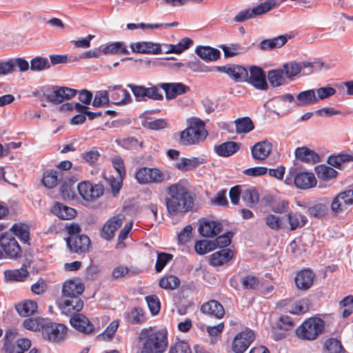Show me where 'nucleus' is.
Returning <instances> with one entry per match:
<instances>
[{
  "instance_id": "1",
  "label": "nucleus",
  "mask_w": 353,
  "mask_h": 353,
  "mask_svg": "<svg viewBox=\"0 0 353 353\" xmlns=\"http://www.w3.org/2000/svg\"><path fill=\"white\" fill-rule=\"evenodd\" d=\"M168 196L165 203L170 216H183L191 211L194 207V199L190 191L179 183H174L166 188Z\"/></svg>"
},
{
  "instance_id": "2",
  "label": "nucleus",
  "mask_w": 353,
  "mask_h": 353,
  "mask_svg": "<svg viewBox=\"0 0 353 353\" xmlns=\"http://www.w3.org/2000/svg\"><path fill=\"white\" fill-rule=\"evenodd\" d=\"M141 338L143 346L141 353H163L168 345V332L165 329L143 330Z\"/></svg>"
},
{
  "instance_id": "3",
  "label": "nucleus",
  "mask_w": 353,
  "mask_h": 353,
  "mask_svg": "<svg viewBox=\"0 0 353 353\" xmlns=\"http://www.w3.org/2000/svg\"><path fill=\"white\" fill-rule=\"evenodd\" d=\"M188 126L180 133V143L183 145L199 144L208 135L205 122L196 117L188 119Z\"/></svg>"
},
{
  "instance_id": "4",
  "label": "nucleus",
  "mask_w": 353,
  "mask_h": 353,
  "mask_svg": "<svg viewBox=\"0 0 353 353\" xmlns=\"http://www.w3.org/2000/svg\"><path fill=\"white\" fill-rule=\"evenodd\" d=\"M325 327L324 321L319 317L306 319L296 330L299 338L305 340H314Z\"/></svg>"
},
{
  "instance_id": "5",
  "label": "nucleus",
  "mask_w": 353,
  "mask_h": 353,
  "mask_svg": "<svg viewBox=\"0 0 353 353\" xmlns=\"http://www.w3.org/2000/svg\"><path fill=\"white\" fill-rule=\"evenodd\" d=\"M135 178L141 184L161 183L169 181L170 175L168 172L156 168L143 167L136 171Z\"/></svg>"
},
{
  "instance_id": "6",
  "label": "nucleus",
  "mask_w": 353,
  "mask_h": 353,
  "mask_svg": "<svg viewBox=\"0 0 353 353\" xmlns=\"http://www.w3.org/2000/svg\"><path fill=\"white\" fill-rule=\"evenodd\" d=\"M287 185L294 184L299 189L306 190L316 185V180L312 172H298L296 168H291L285 177Z\"/></svg>"
},
{
  "instance_id": "7",
  "label": "nucleus",
  "mask_w": 353,
  "mask_h": 353,
  "mask_svg": "<svg viewBox=\"0 0 353 353\" xmlns=\"http://www.w3.org/2000/svg\"><path fill=\"white\" fill-rule=\"evenodd\" d=\"M0 248L3 251V259H17L21 256V248L11 232L0 234Z\"/></svg>"
},
{
  "instance_id": "8",
  "label": "nucleus",
  "mask_w": 353,
  "mask_h": 353,
  "mask_svg": "<svg viewBox=\"0 0 353 353\" xmlns=\"http://www.w3.org/2000/svg\"><path fill=\"white\" fill-rule=\"evenodd\" d=\"M17 332L13 330L6 331L4 336L3 349L5 353H24L31 346V342L28 339H21L14 343L16 339Z\"/></svg>"
},
{
  "instance_id": "9",
  "label": "nucleus",
  "mask_w": 353,
  "mask_h": 353,
  "mask_svg": "<svg viewBox=\"0 0 353 353\" xmlns=\"http://www.w3.org/2000/svg\"><path fill=\"white\" fill-rule=\"evenodd\" d=\"M77 189L81 196L87 201H93L103 194V186L100 184H92L88 181H83L78 184Z\"/></svg>"
},
{
  "instance_id": "10",
  "label": "nucleus",
  "mask_w": 353,
  "mask_h": 353,
  "mask_svg": "<svg viewBox=\"0 0 353 353\" xmlns=\"http://www.w3.org/2000/svg\"><path fill=\"white\" fill-rule=\"evenodd\" d=\"M67 327L61 323H45L42 329L43 338L49 341L59 342L63 339L66 334Z\"/></svg>"
},
{
  "instance_id": "11",
  "label": "nucleus",
  "mask_w": 353,
  "mask_h": 353,
  "mask_svg": "<svg viewBox=\"0 0 353 353\" xmlns=\"http://www.w3.org/2000/svg\"><path fill=\"white\" fill-rule=\"evenodd\" d=\"M254 334L251 330L239 332L234 339L232 348L234 353H243L254 340Z\"/></svg>"
},
{
  "instance_id": "12",
  "label": "nucleus",
  "mask_w": 353,
  "mask_h": 353,
  "mask_svg": "<svg viewBox=\"0 0 353 353\" xmlns=\"http://www.w3.org/2000/svg\"><path fill=\"white\" fill-rule=\"evenodd\" d=\"M58 305L61 313L72 316L82 310L83 302L80 297H62Z\"/></svg>"
},
{
  "instance_id": "13",
  "label": "nucleus",
  "mask_w": 353,
  "mask_h": 353,
  "mask_svg": "<svg viewBox=\"0 0 353 353\" xmlns=\"http://www.w3.org/2000/svg\"><path fill=\"white\" fill-rule=\"evenodd\" d=\"M245 81L261 90H266L268 87L264 71L261 68L255 65L250 68V74L248 73V78Z\"/></svg>"
},
{
  "instance_id": "14",
  "label": "nucleus",
  "mask_w": 353,
  "mask_h": 353,
  "mask_svg": "<svg viewBox=\"0 0 353 353\" xmlns=\"http://www.w3.org/2000/svg\"><path fill=\"white\" fill-rule=\"evenodd\" d=\"M216 69L218 71L226 73L235 81H245L248 78V70L243 66L239 65L217 66Z\"/></svg>"
},
{
  "instance_id": "15",
  "label": "nucleus",
  "mask_w": 353,
  "mask_h": 353,
  "mask_svg": "<svg viewBox=\"0 0 353 353\" xmlns=\"http://www.w3.org/2000/svg\"><path fill=\"white\" fill-rule=\"evenodd\" d=\"M66 243L70 251L73 252H85L89 248L90 240L88 236L81 234L67 237Z\"/></svg>"
},
{
  "instance_id": "16",
  "label": "nucleus",
  "mask_w": 353,
  "mask_h": 353,
  "mask_svg": "<svg viewBox=\"0 0 353 353\" xmlns=\"http://www.w3.org/2000/svg\"><path fill=\"white\" fill-rule=\"evenodd\" d=\"M77 93L75 89L61 87L46 95V99L53 103H60L64 100H68L74 97Z\"/></svg>"
},
{
  "instance_id": "17",
  "label": "nucleus",
  "mask_w": 353,
  "mask_h": 353,
  "mask_svg": "<svg viewBox=\"0 0 353 353\" xmlns=\"http://www.w3.org/2000/svg\"><path fill=\"white\" fill-rule=\"evenodd\" d=\"M159 86L164 90L167 99H173L190 90V88L182 83H161Z\"/></svg>"
},
{
  "instance_id": "18",
  "label": "nucleus",
  "mask_w": 353,
  "mask_h": 353,
  "mask_svg": "<svg viewBox=\"0 0 353 353\" xmlns=\"http://www.w3.org/2000/svg\"><path fill=\"white\" fill-rule=\"evenodd\" d=\"M122 223L123 219L120 215L112 216L103 225L101 236L105 240H111L114 236L115 231L121 226Z\"/></svg>"
},
{
  "instance_id": "19",
  "label": "nucleus",
  "mask_w": 353,
  "mask_h": 353,
  "mask_svg": "<svg viewBox=\"0 0 353 353\" xmlns=\"http://www.w3.org/2000/svg\"><path fill=\"white\" fill-rule=\"evenodd\" d=\"M292 36L288 34L279 35L271 39H263L259 44V48L263 51H269L283 47Z\"/></svg>"
},
{
  "instance_id": "20",
  "label": "nucleus",
  "mask_w": 353,
  "mask_h": 353,
  "mask_svg": "<svg viewBox=\"0 0 353 353\" xmlns=\"http://www.w3.org/2000/svg\"><path fill=\"white\" fill-rule=\"evenodd\" d=\"M132 51L141 54H159L161 53L160 44L149 41H140L130 44Z\"/></svg>"
},
{
  "instance_id": "21",
  "label": "nucleus",
  "mask_w": 353,
  "mask_h": 353,
  "mask_svg": "<svg viewBox=\"0 0 353 353\" xmlns=\"http://www.w3.org/2000/svg\"><path fill=\"white\" fill-rule=\"evenodd\" d=\"M70 322L74 328L83 334H90L94 330L93 325L82 314L73 315L71 316Z\"/></svg>"
},
{
  "instance_id": "22",
  "label": "nucleus",
  "mask_w": 353,
  "mask_h": 353,
  "mask_svg": "<svg viewBox=\"0 0 353 353\" xmlns=\"http://www.w3.org/2000/svg\"><path fill=\"white\" fill-rule=\"evenodd\" d=\"M110 97L112 103L116 105L128 104L131 102L132 98L130 93L121 85L110 87Z\"/></svg>"
},
{
  "instance_id": "23",
  "label": "nucleus",
  "mask_w": 353,
  "mask_h": 353,
  "mask_svg": "<svg viewBox=\"0 0 353 353\" xmlns=\"http://www.w3.org/2000/svg\"><path fill=\"white\" fill-rule=\"evenodd\" d=\"M272 145L268 141H261L251 148L252 157L258 161L265 160L271 153Z\"/></svg>"
},
{
  "instance_id": "24",
  "label": "nucleus",
  "mask_w": 353,
  "mask_h": 353,
  "mask_svg": "<svg viewBox=\"0 0 353 353\" xmlns=\"http://www.w3.org/2000/svg\"><path fill=\"white\" fill-rule=\"evenodd\" d=\"M84 291V285L78 280L66 281L62 287V297H79Z\"/></svg>"
},
{
  "instance_id": "25",
  "label": "nucleus",
  "mask_w": 353,
  "mask_h": 353,
  "mask_svg": "<svg viewBox=\"0 0 353 353\" xmlns=\"http://www.w3.org/2000/svg\"><path fill=\"white\" fill-rule=\"evenodd\" d=\"M296 159L307 163H316L320 161V156L307 147L297 148L294 152Z\"/></svg>"
},
{
  "instance_id": "26",
  "label": "nucleus",
  "mask_w": 353,
  "mask_h": 353,
  "mask_svg": "<svg viewBox=\"0 0 353 353\" xmlns=\"http://www.w3.org/2000/svg\"><path fill=\"white\" fill-rule=\"evenodd\" d=\"M203 313L221 319L225 314V310L223 305L216 300H210L203 304L201 307Z\"/></svg>"
},
{
  "instance_id": "27",
  "label": "nucleus",
  "mask_w": 353,
  "mask_h": 353,
  "mask_svg": "<svg viewBox=\"0 0 353 353\" xmlns=\"http://www.w3.org/2000/svg\"><path fill=\"white\" fill-rule=\"evenodd\" d=\"M221 224L214 221H205L201 223L199 231L201 235L205 237H213L221 231Z\"/></svg>"
},
{
  "instance_id": "28",
  "label": "nucleus",
  "mask_w": 353,
  "mask_h": 353,
  "mask_svg": "<svg viewBox=\"0 0 353 353\" xmlns=\"http://www.w3.org/2000/svg\"><path fill=\"white\" fill-rule=\"evenodd\" d=\"M101 51L103 54H128L130 51L124 42L115 41L101 46Z\"/></svg>"
},
{
  "instance_id": "29",
  "label": "nucleus",
  "mask_w": 353,
  "mask_h": 353,
  "mask_svg": "<svg viewBox=\"0 0 353 353\" xmlns=\"http://www.w3.org/2000/svg\"><path fill=\"white\" fill-rule=\"evenodd\" d=\"M314 281V274L309 270H304L297 273L295 277L296 287L302 290L309 289Z\"/></svg>"
},
{
  "instance_id": "30",
  "label": "nucleus",
  "mask_w": 353,
  "mask_h": 353,
  "mask_svg": "<svg viewBox=\"0 0 353 353\" xmlns=\"http://www.w3.org/2000/svg\"><path fill=\"white\" fill-rule=\"evenodd\" d=\"M205 159L199 157H191L185 158L183 157L180 160L175 163L174 166L175 168L181 171H189L194 169L199 165L204 163Z\"/></svg>"
},
{
  "instance_id": "31",
  "label": "nucleus",
  "mask_w": 353,
  "mask_h": 353,
  "mask_svg": "<svg viewBox=\"0 0 353 353\" xmlns=\"http://www.w3.org/2000/svg\"><path fill=\"white\" fill-rule=\"evenodd\" d=\"M234 256L233 252L230 249H222L215 252L210 256V263L213 266H219L230 261Z\"/></svg>"
},
{
  "instance_id": "32",
  "label": "nucleus",
  "mask_w": 353,
  "mask_h": 353,
  "mask_svg": "<svg viewBox=\"0 0 353 353\" xmlns=\"http://www.w3.org/2000/svg\"><path fill=\"white\" fill-rule=\"evenodd\" d=\"M195 52L202 59L206 61H214L220 57L221 52L210 46H198Z\"/></svg>"
},
{
  "instance_id": "33",
  "label": "nucleus",
  "mask_w": 353,
  "mask_h": 353,
  "mask_svg": "<svg viewBox=\"0 0 353 353\" xmlns=\"http://www.w3.org/2000/svg\"><path fill=\"white\" fill-rule=\"evenodd\" d=\"M52 212L61 219L68 220L76 216V210L74 208L66 206L57 202L52 208Z\"/></svg>"
},
{
  "instance_id": "34",
  "label": "nucleus",
  "mask_w": 353,
  "mask_h": 353,
  "mask_svg": "<svg viewBox=\"0 0 353 353\" xmlns=\"http://www.w3.org/2000/svg\"><path fill=\"white\" fill-rule=\"evenodd\" d=\"M287 221L291 231L304 227L307 223L306 216L299 212H290L287 214Z\"/></svg>"
},
{
  "instance_id": "35",
  "label": "nucleus",
  "mask_w": 353,
  "mask_h": 353,
  "mask_svg": "<svg viewBox=\"0 0 353 353\" xmlns=\"http://www.w3.org/2000/svg\"><path fill=\"white\" fill-rule=\"evenodd\" d=\"M124 319L128 323L141 324L145 321V312L141 307H134L125 312Z\"/></svg>"
},
{
  "instance_id": "36",
  "label": "nucleus",
  "mask_w": 353,
  "mask_h": 353,
  "mask_svg": "<svg viewBox=\"0 0 353 353\" xmlns=\"http://www.w3.org/2000/svg\"><path fill=\"white\" fill-rule=\"evenodd\" d=\"M239 150V145L234 141L224 142L214 146L215 152L220 157H228Z\"/></svg>"
},
{
  "instance_id": "37",
  "label": "nucleus",
  "mask_w": 353,
  "mask_h": 353,
  "mask_svg": "<svg viewBox=\"0 0 353 353\" xmlns=\"http://www.w3.org/2000/svg\"><path fill=\"white\" fill-rule=\"evenodd\" d=\"M37 303L32 300H25L16 305V310L21 316H29L34 314L37 310Z\"/></svg>"
},
{
  "instance_id": "38",
  "label": "nucleus",
  "mask_w": 353,
  "mask_h": 353,
  "mask_svg": "<svg viewBox=\"0 0 353 353\" xmlns=\"http://www.w3.org/2000/svg\"><path fill=\"white\" fill-rule=\"evenodd\" d=\"M316 103L315 90L313 89L301 92L296 96V105L297 106H306Z\"/></svg>"
},
{
  "instance_id": "39",
  "label": "nucleus",
  "mask_w": 353,
  "mask_h": 353,
  "mask_svg": "<svg viewBox=\"0 0 353 353\" xmlns=\"http://www.w3.org/2000/svg\"><path fill=\"white\" fill-rule=\"evenodd\" d=\"M310 305V301L307 299H302L290 305L287 310L290 314L300 315L309 310Z\"/></svg>"
},
{
  "instance_id": "40",
  "label": "nucleus",
  "mask_w": 353,
  "mask_h": 353,
  "mask_svg": "<svg viewBox=\"0 0 353 353\" xmlns=\"http://www.w3.org/2000/svg\"><path fill=\"white\" fill-rule=\"evenodd\" d=\"M285 77L292 79L295 76L300 73L302 68H305L302 63L289 62L283 65L281 68Z\"/></svg>"
},
{
  "instance_id": "41",
  "label": "nucleus",
  "mask_w": 353,
  "mask_h": 353,
  "mask_svg": "<svg viewBox=\"0 0 353 353\" xmlns=\"http://www.w3.org/2000/svg\"><path fill=\"white\" fill-rule=\"evenodd\" d=\"M268 79L270 83L273 87H278L286 83V77L281 68L269 71Z\"/></svg>"
},
{
  "instance_id": "42",
  "label": "nucleus",
  "mask_w": 353,
  "mask_h": 353,
  "mask_svg": "<svg viewBox=\"0 0 353 353\" xmlns=\"http://www.w3.org/2000/svg\"><path fill=\"white\" fill-rule=\"evenodd\" d=\"M12 234L17 236L21 241L27 243L30 239L29 227L24 223H14L10 228Z\"/></svg>"
},
{
  "instance_id": "43",
  "label": "nucleus",
  "mask_w": 353,
  "mask_h": 353,
  "mask_svg": "<svg viewBox=\"0 0 353 353\" xmlns=\"http://www.w3.org/2000/svg\"><path fill=\"white\" fill-rule=\"evenodd\" d=\"M234 123L236 126V132L239 134L248 133L254 128L252 121L249 117L237 119L235 120Z\"/></svg>"
},
{
  "instance_id": "44",
  "label": "nucleus",
  "mask_w": 353,
  "mask_h": 353,
  "mask_svg": "<svg viewBox=\"0 0 353 353\" xmlns=\"http://www.w3.org/2000/svg\"><path fill=\"white\" fill-rule=\"evenodd\" d=\"M278 6L279 3L276 0H266L263 2L260 3L257 6L253 7L252 8L256 17L265 14Z\"/></svg>"
},
{
  "instance_id": "45",
  "label": "nucleus",
  "mask_w": 353,
  "mask_h": 353,
  "mask_svg": "<svg viewBox=\"0 0 353 353\" xmlns=\"http://www.w3.org/2000/svg\"><path fill=\"white\" fill-rule=\"evenodd\" d=\"M50 68V63L46 57H36L30 61V68L34 72H40Z\"/></svg>"
},
{
  "instance_id": "46",
  "label": "nucleus",
  "mask_w": 353,
  "mask_h": 353,
  "mask_svg": "<svg viewBox=\"0 0 353 353\" xmlns=\"http://www.w3.org/2000/svg\"><path fill=\"white\" fill-rule=\"evenodd\" d=\"M316 173L319 179L324 181L334 178L336 175V171L327 165H320L316 168Z\"/></svg>"
},
{
  "instance_id": "47",
  "label": "nucleus",
  "mask_w": 353,
  "mask_h": 353,
  "mask_svg": "<svg viewBox=\"0 0 353 353\" xmlns=\"http://www.w3.org/2000/svg\"><path fill=\"white\" fill-rule=\"evenodd\" d=\"M242 199L247 206L252 208L259 202V193L255 189L245 190L242 193Z\"/></svg>"
},
{
  "instance_id": "48",
  "label": "nucleus",
  "mask_w": 353,
  "mask_h": 353,
  "mask_svg": "<svg viewBox=\"0 0 353 353\" xmlns=\"http://www.w3.org/2000/svg\"><path fill=\"white\" fill-rule=\"evenodd\" d=\"M180 284L179 279L174 275H166L159 281V286L165 290H174Z\"/></svg>"
},
{
  "instance_id": "49",
  "label": "nucleus",
  "mask_w": 353,
  "mask_h": 353,
  "mask_svg": "<svg viewBox=\"0 0 353 353\" xmlns=\"http://www.w3.org/2000/svg\"><path fill=\"white\" fill-rule=\"evenodd\" d=\"M5 277L7 280L12 281H22L28 275V272L26 269H19L13 270H6L4 272Z\"/></svg>"
},
{
  "instance_id": "50",
  "label": "nucleus",
  "mask_w": 353,
  "mask_h": 353,
  "mask_svg": "<svg viewBox=\"0 0 353 353\" xmlns=\"http://www.w3.org/2000/svg\"><path fill=\"white\" fill-rule=\"evenodd\" d=\"M223 50L225 57H232L240 54L245 51V48L239 43H233L230 46L222 45L220 46Z\"/></svg>"
},
{
  "instance_id": "51",
  "label": "nucleus",
  "mask_w": 353,
  "mask_h": 353,
  "mask_svg": "<svg viewBox=\"0 0 353 353\" xmlns=\"http://www.w3.org/2000/svg\"><path fill=\"white\" fill-rule=\"evenodd\" d=\"M353 161V155L348 154H339L331 156L328 159V163L335 168H340L343 163Z\"/></svg>"
},
{
  "instance_id": "52",
  "label": "nucleus",
  "mask_w": 353,
  "mask_h": 353,
  "mask_svg": "<svg viewBox=\"0 0 353 353\" xmlns=\"http://www.w3.org/2000/svg\"><path fill=\"white\" fill-rule=\"evenodd\" d=\"M44 319L41 318H36V319H26L24 320L23 325V327L31 331H37V330H41L43 329V327L44 325Z\"/></svg>"
},
{
  "instance_id": "53",
  "label": "nucleus",
  "mask_w": 353,
  "mask_h": 353,
  "mask_svg": "<svg viewBox=\"0 0 353 353\" xmlns=\"http://www.w3.org/2000/svg\"><path fill=\"white\" fill-rule=\"evenodd\" d=\"M327 206L321 203H315L310 205L307 208V212L311 216L315 218H321L324 216L327 213Z\"/></svg>"
},
{
  "instance_id": "54",
  "label": "nucleus",
  "mask_w": 353,
  "mask_h": 353,
  "mask_svg": "<svg viewBox=\"0 0 353 353\" xmlns=\"http://www.w3.org/2000/svg\"><path fill=\"white\" fill-rule=\"evenodd\" d=\"M324 347L327 353H344L341 342L336 339H330L325 341Z\"/></svg>"
},
{
  "instance_id": "55",
  "label": "nucleus",
  "mask_w": 353,
  "mask_h": 353,
  "mask_svg": "<svg viewBox=\"0 0 353 353\" xmlns=\"http://www.w3.org/2000/svg\"><path fill=\"white\" fill-rule=\"evenodd\" d=\"M127 87L131 90L137 101H145L146 92L145 86L128 83Z\"/></svg>"
},
{
  "instance_id": "56",
  "label": "nucleus",
  "mask_w": 353,
  "mask_h": 353,
  "mask_svg": "<svg viewBox=\"0 0 353 353\" xmlns=\"http://www.w3.org/2000/svg\"><path fill=\"white\" fill-rule=\"evenodd\" d=\"M173 258V256L171 254L165 253V252H159L157 254V259L155 264V270L157 272H160L164 268V267L167 265V263L170 261Z\"/></svg>"
},
{
  "instance_id": "57",
  "label": "nucleus",
  "mask_w": 353,
  "mask_h": 353,
  "mask_svg": "<svg viewBox=\"0 0 353 353\" xmlns=\"http://www.w3.org/2000/svg\"><path fill=\"white\" fill-rule=\"evenodd\" d=\"M241 282L243 288L246 290H256L260 285L259 278L252 275L243 277Z\"/></svg>"
},
{
  "instance_id": "58",
  "label": "nucleus",
  "mask_w": 353,
  "mask_h": 353,
  "mask_svg": "<svg viewBox=\"0 0 353 353\" xmlns=\"http://www.w3.org/2000/svg\"><path fill=\"white\" fill-rule=\"evenodd\" d=\"M109 103L108 92L107 91H99L95 94L92 105L94 107H101L108 105Z\"/></svg>"
},
{
  "instance_id": "59",
  "label": "nucleus",
  "mask_w": 353,
  "mask_h": 353,
  "mask_svg": "<svg viewBox=\"0 0 353 353\" xmlns=\"http://www.w3.org/2000/svg\"><path fill=\"white\" fill-rule=\"evenodd\" d=\"M256 17L253 8H246L239 11L233 18L236 23H243L248 19Z\"/></svg>"
},
{
  "instance_id": "60",
  "label": "nucleus",
  "mask_w": 353,
  "mask_h": 353,
  "mask_svg": "<svg viewBox=\"0 0 353 353\" xmlns=\"http://www.w3.org/2000/svg\"><path fill=\"white\" fill-rule=\"evenodd\" d=\"M316 102L319 100H324L330 98L336 93V90L330 86L321 87L314 90Z\"/></svg>"
},
{
  "instance_id": "61",
  "label": "nucleus",
  "mask_w": 353,
  "mask_h": 353,
  "mask_svg": "<svg viewBox=\"0 0 353 353\" xmlns=\"http://www.w3.org/2000/svg\"><path fill=\"white\" fill-rule=\"evenodd\" d=\"M57 171H50L44 173L42 182L48 188H54L58 181V175Z\"/></svg>"
},
{
  "instance_id": "62",
  "label": "nucleus",
  "mask_w": 353,
  "mask_h": 353,
  "mask_svg": "<svg viewBox=\"0 0 353 353\" xmlns=\"http://www.w3.org/2000/svg\"><path fill=\"white\" fill-rule=\"evenodd\" d=\"M148 308L152 315L157 314L161 308L160 301L157 296L150 295L145 297Z\"/></svg>"
},
{
  "instance_id": "63",
  "label": "nucleus",
  "mask_w": 353,
  "mask_h": 353,
  "mask_svg": "<svg viewBox=\"0 0 353 353\" xmlns=\"http://www.w3.org/2000/svg\"><path fill=\"white\" fill-rule=\"evenodd\" d=\"M294 323L292 318L288 315L280 316L277 322V328L285 332L292 330L294 327Z\"/></svg>"
},
{
  "instance_id": "64",
  "label": "nucleus",
  "mask_w": 353,
  "mask_h": 353,
  "mask_svg": "<svg viewBox=\"0 0 353 353\" xmlns=\"http://www.w3.org/2000/svg\"><path fill=\"white\" fill-rule=\"evenodd\" d=\"M169 353H192V350L188 342L180 341L170 346Z\"/></svg>"
}]
</instances>
